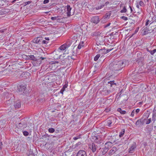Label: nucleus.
Here are the masks:
<instances>
[{
	"mask_svg": "<svg viewBox=\"0 0 156 156\" xmlns=\"http://www.w3.org/2000/svg\"><path fill=\"white\" fill-rule=\"evenodd\" d=\"M22 132L24 136H27L29 135V133L31 132V130L30 129L27 128L22 131Z\"/></svg>",
	"mask_w": 156,
	"mask_h": 156,
	"instance_id": "nucleus-11",
	"label": "nucleus"
},
{
	"mask_svg": "<svg viewBox=\"0 0 156 156\" xmlns=\"http://www.w3.org/2000/svg\"><path fill=\"white\" fill-rule=\"evenodd\" d=\"M81 136V135H79L78 136H76L74 137L73 138V139L74 140H76L80 138Z\"/></svg>",
	"mask_w": 156,
	"mask_h": 156,
	"instance_id": "nucleus-43",
	"label": "nucleus"
},
{
	"mask_svg": "<svg viewBox=\"0 0 156 156\" xmlns=\"http://www.w3.org/2000/svg\"><path fill=\"white\" fill-rule=\"evenodd\" d=\"M100 34V32L98 31H95L92 34V36H97Z\"/></svg>",
	"mask_w": 156,
	"mask_h": 156,
	"instance_id": "nucleus-35",
	"label": "nucleus"
},
{
	"mask_svg": "<svg viewBox=\"0 0 156 156\" xmlns=\"http://www.w3.org/2000/svg\"><path fill=\"white\" fill-rule=\"evenodd\" d=\"M115 65L114 66L115 70H119L121 69L124 66V62L122 60L115 61Z\"/></svg>",
	"mask_w": 156,
	"mask_h": 156,
	"instance_id": "nucleus-1",
	"label": "nucleus"
},
{
	"mask_svg": "<svg viewBox=\"0 0 156 156\" xmlns=\"http://www.w3.org/2000/svg\"><path fill=\"white\" fill-rule=\"evenodd\" d=\"M107 3V2H105V4H106L105 5V4H102L101 5H100V6H99L96 7V9L97 10H99V9H101L103 7H104L105 5H106V4Z\"/></svg>",
	"mask_w": 156,
	"mask_h": 156,
	"instance_id": "nucleus-32",
	"label": "nucleus"
},
{
	"mask_svg": "<svg viewBox=\"0 0 156 156\" xmlns=\"http://www.w3.org/2000/svg\"><path fill=\"white\" fill-rule=\"evenodd\" d=\"M107 144V142L105 143V145ZM102 154L103 155L105 154L107 152V148H106V146H105V148H103L102 149Z\"/></svg>",
	"mask_w": 156,
	"mask_h": 156,
	"instance_id": "nucleus-21",
	"label": "nucleus"
},
{
	"mask_svg": "<svg viewBox=\"0 0 156 156\" xmlns=\"http://www.w3.org/2000/svg\"><path fill=\"white\" fill-rule=\"evenodd\" d=\"M2 142L0 141V150H1V149L2 148Z\"/></svg>",
	"mask_w": 156,
	"mask_h": 156,
	"instance_id": "nucleus-57",
	"label": "nucleus"
},
{
	"mask_svg": "<svg viewBox=\"0 0 156 156\" xmlns=\"http://www.w3.org/2000/svg\"><path fill=\"white\" fill-rule=\"evenodd\" d=\"M116 151V148L115 147H114L109 151V154L111 155L112 154H114Z\"/></svg>",
	"mask_w": 156,
	"mask_h": 156,
	"instance_id": "nucleus-20",
	"label": "nucleus"
},
{
	"mask_svg": "<svg viewBox=\"0 0 156 156\" xmlns=\"http://www.w3.org/2000/svg\"><path fill=\"white\" fill-rule=\"evenodd\" d=\"M135 114V110H133L131 112V113L130 115V116L132 117H133L134 116Z\"/></svg>",
	"mask_w": 156,
	"mask_h": 156,
	"instance_id": "nucleus-44",
	"label": "nucleus"
},
{
	"mask_svg": "<svg viewBox=\"0 0 156 156\" xmlns=\"http://www.w3.org/2000/svg\"><path fill=\"white\" fill-rule=\"evenodd\" d=\"M145 118L144 119L143 118H142L140 120H137L135 123L136 125V126H140L141 125H143L144 123V120H145Z\"/></svg>",
	"mask_w": 156,
	"mask_h": 156,
	"instance_id": "nucleus-13",
	"label": "nucleus"
},
{
	"mask_svg": "<svg viewBox=\"0 0 156 156\" xmlns=\"http://www.w3.org/2000/svg\"><path fill=\"white\" fill-rule=\"evenodd\" d=\"M58 17V16H55V17H52L51 18V19L52 20L54 21L55 20H59V19H58L57 18Z\"/></svg>",
	"mask_w": 156,
	"mask_h": 156,
	"instance_id": "nucleus-46",
	"label": "nucleus"
},
{
	"mask_svg": "<svg viewBox=\"0 0 156 156\" xmlns=\"http://www.w3.org/2000/svg\"><path fill=\"white\" fill-rule=\"evenodd\" d=\"M14 106L16 109H17L20 108L21 107V103L20 102L16 103L15 105Z\"/></svg>",
	"mask_w": 156,
	"mask_h": 156,
	"instance_id": "nucleus-30",
	"label": "nucleus"
},
{
	"mask_svg": "<svg viewBox=\"0 0 156 156\" xmlns=\"http://www.w3.org/2000/svg\"><path fill=\"white\" fill-rule=\"evenodd\" d=\"M4 32V30H1V28H0V32L2 33Z\"/></svg>",
	"mask_w": 156,
	"mask_h": 156,
	"instance_id": "nucleus-61",
	"label": "nucleus"
},
{
	"mask_svg": "<svg viewBox=\"0 0 156 156\" xmlns=\"http://www.w3.org/2000/svg\"><path fill=\"white\" fill-rule=\"evenodd\" d=\"M136 144H133V145L131 146L130 148V151H131V152H132V151H133L136 148Z\"/></svg>",
	"mask_w": 156,
	"mask_h": 156,
	"instance_id": "nucleus-29",
	"label": "nucleus"
},
{
	"mask_svg": "<svg viewBox=\"0 0 156 156\" xmlns=\"http://www.w3.org/2000/svg\"><path fill=\"white\" fill-rule=\"evenodd\" d=\"M49 0H44L43 1V3L44 4H46L49 2Z\"/></svg>",
	"mask_w": 156,
	"mask_h": 156,
	"instance_id": "nucleus-52",
	"label": "nucleus"
},
{
	"mask_svg": "<svg viewBox=\"0 0 156 156\" xmlns=\"http://www.w3.org/2000/svg\"><path fill=\"white\" fill-rule=\"evenodd\" d=\"M27 57L28 59L34 61L36 60V58L34 55H28Z\"/></svg>",
	"mask_w": 156,
	"mask_h": 156,
	"instance_id": "nucleus-23",
	"label": "nucleus"
},
{
	"mask_svg": "<svg viewBox=\"0 0 156 156\" xmlns=\"http://www.w3.org/2000/svg\"><path fill=\"white\" fill-rule=\"evenodd\" d=\"M125 132V130L124 129H122L121 132H120L119 133V136L120 137L122 136L124 134Z\"/></svg>",
	"mask_w": 156,
	"mask_h": 156,
	"instance_id": "nucleus-36",
	"label": "nucleus"
},
{
	"mask_svg": "<svg viewBox=\"0 0 156 156\" xmlns=\"http://www.w3.org/2000/svg\"><path fill=\"white\" fill-rule=\"evenodd\" d=\"M45 58L41 57L39 58H37L36 60H35L34 61L36 62V64L34 63H33V65H36V64H40L41 62V61L42 60H44L45 59Z\"/></svg>",
	"mask_w": 156,
	"mask_h": 156,
	"instance_id": "nucleus-12",
	"label": "nucleus"
},
{
	"mask_svg": "<svg viewBox=\"0 0 156 156\" xmlns=\"http://www.w3.org/2000/svg\"><path fill=\"white\" fill-rule=\"evenodd\" d=\"M89 148L92 150L93 152H94L97 150V146L94 143H92L91 144H90Z\"/></svg>",
	"mask_w": 156,
	"mask_h": 156,
	"instance_id": "nucleus-9",
	"label": "nucleus"
},
{
	"mask_svg": "<svg viewBox=\"0 0 156 156\" xmlns=\"http://www.w3.org/2000/svg\"><path fill=\"white\" fill-rule=\"evenodd\" d=\"M43 38L42 37H36L32 40V42L34 43L41 44V41Z\"/></svg>",
	"mask_w": 156,
	"mask_h": 156,
	"instance_id": "nucleus-5",
	"label": "nucleus"
},
{
	"mask_svg": "<svg viewBox=\"0 0 156 156\" xmlns=\"http://www.w3.org/2000/svg\"><path fill=\"white\" fill-rule=\"evenodd\" d=\"M9 11V10L7 9H3L0 10V16L5 14L8 13Z\"/></svg>",
	"mask_w": 156,
	"mask_h": 156,
	"instance_id": "nucleus-14",
	"label": "nucleus"
},
{
	"mask_svg": "<svg viewBox=\"0 0 156 156\" xmlns=\"http://www.w3.org/2000/svg\"><path fill=\"white\" fill-rule=\"evenodd\" d=\"M91 22L94 23L95 24H97L99 21L100 20L98 16H95L92 17L91 19Z\"/></svg>",
	"mask_w": 156,
	"mask_h": 156,
	"instance_id": "nucleus-7",
	"label": "nucleus"
},
{
	"mask_svg": "<svg viewBox=\"0 0 156 156\" xmlns=\"http://www.w3.org/2000/svg\"><path fill=\"white\" fill-rule=\"evenodd\" d=\"M147 51L150 53L151 55H153L156 52V49H155L153 50H148Z\"/></svg>",
	"mask_w": 156,
	"mask_h": 156,
	"instance_id": "nucleus-37",
	"label": "nucleus"
},
{
	"mask_svg": "<svg viewBox=\"0 0 156 156\" xmlns=\"http://www.w3.org/2000/svg\"><path fill=\"white\" fill-rule=\"evenodd\" d=\"M136 7L139 9H140V6H139V5L138 4H137L136 5Z\"/></svg>",
	"mask_w": 156,
	"mask_h": 156,
	"instance_id": "nucleus-64",
	"label": "nucleus"
},
{
	"mask_svg": "<svg viewBox=\"0 0 156 156\" xmlns=\"http://www.w3.org/2000/svg\"><path fill=\"white\" fill-rule=\"evenodd\" d=\"M76 156H87L85 151L84 150H80L78 152Z\"/></svg>",
	"mask_w": 156,
	"mask_h": 156,
	"instance_id": "nucleus-10",
	"label": "nucleus"
},
{
	"mask_svg": "<svg viewBox=\"0 0 156 156\" xmlns=\"http://www.w3.org/2000/svg\"><path fill=\"white\" fill-rule=\"evenodd\" d=\"M115 81L114 80L112 81H108V84H110L108 85V86H110L111 87H115L116 85L115 83H114Z\"/></svg>",
	"mask_w": 156,
	"mask_h": 156,
	"instance_id": "nucleus-19",
	"label": "nucleus"
},
{
	"mask_svg": "<svg viewBox=\"0 0 156 156\" xmlns=\"http://www.w3.org/2000/svg\"><path fill=\"white\" fill-rule=\"evenodd\" d=\"M140 109L139 108H137L136 110H135V115H136L137 114L140 112Z\"/></svg>",
	"mask_w": 156,
	"mask_h": 156,
	"instance_id": "nucleus-48",
	"label": "nucleus"
},
{
	"mask_svg": "<svg viewBox=\"0 0 156 156\" xmlns=\"http://www.w3.org/2000/svg\"><path fill=\"white\" fill-rule=\"evenodd\" d=\"M28 156H35L33 151L32 150L30 149L29 151Z\"/></svg>",
	"mask_w": 156,
	"mask_h": 156,
	"instance_id": "nucleus-31",
	"label": "nucleus"
},
{
	"mask_svg": "<svg viewBox=\"0 0 156 156\" xmlns=\"http://www.w3.org/2000/svg\"><path fill=\"white\" fill-rule=\"evenodd\" d=\"M117 111L122 114H125L126 113V112L125 111L122 110L121 108H118Z\"/></svg>",
	"mask_w": 156,
	"mask_h": 156,
	"instance_id": "nucleus-28",
	"label": "nucleus"
},
{
	"mask_svg": "<svg viewBox=\"0 0 156 156\" xmlns=\"http://www.w3.org/2000/svg\"><path fill=\"white\" fill-rule=\"evenodd\" d=\"M121 18L123 19L124 20H127L128 19L127 17L124 16H122L121 17Z\"/></svg>",
	"mask_w": 156,
	"mask_h": 156,
	"instance_id": "nucleus-50",
	"label": "nucleus"
},
{
	"mask_svg": "<svg viewBox=\"0 0 156 156\" xmlns=\"http://www.w3.org/2000/svg\"><path fill=\"white\" fill-rule=\"evenodd\" d=\"M94 139V141L98 144H100L101 142H100V141L101 140V138L99 136H94L93 138Z\"/></svg>",
	"mask_w": 156,
	"mask_h": 156,
	"instance_id": "nucleus-15",
	"label": "nucleus"
},
{
	"mask_svg": "<svg viewBox=\"0 0 156 156\" xmlns=\"http://www.w3.org/2000/svg\"><path fill=\"white\" fill-rule=\"evenodd\" d=\"M48 43V41H47L46 40H43V39H42V40H41V44H47Z\"/></svg>",
	"mask_w": 156,
	"mask_h": 156,
	"instance_id": "nucleus-42",
	"label": "nucleus"
},
{
	"mask_svg": "<svg viewBox=\"0 0 156 156\" xmlns=\"http://www.w3.org/2000/svg\"><path fill=\"white\" fill-rule=\"evenodd\" d=\"M99 52H102L103 54H106L107 53V49H101L99 50Z\"/></svg>",
	"mask_w": 156,
	"mask_h": 156,
	"instance_id": "nucleus-39",
	"label": "nucleus"
},
{
	"mask_svg": "<svg viewBox=\"0 0 156 156\" xmlns=\"http://www.w3.org/2000/svg\"><path fill=\"white\" fill-rule=\"evenodd\" d=\"M84 41H81L77 47V48H78L79 49H80L84 46Z\"/></svg>",
	"mask_w": 156,
	"mask_h": 156,
	"instance_id": "nucleus-22",
	"label": "nucleus"
},
{
	"mask_svg": "<svg viewBox=\"0 0 156 156\" xmlns=\"http://www.w3.org/2000/svg\"><path fill=\"white\" fill-rule=\"evenodd\" d=\"M151 32L150 30L147 28H145L142 31V34L143 35H145Z\"/></svg>",
	"mask_w": 156,
	"mask_h": 156,
	"instance_id": "nucleus-16",
	"label": "nucleus"
},
{
	"mask_svg": "<svg viewBox=\"0 0 156 156\" xmlns=\"http://www.w3.org/2000/svg\"><path fill=\"white\" fill-rule=\"evenodd\" d=\"M81 144V143L80 142H79L75 145V147H77L79 145H80Z\"/></svg>",
	"mask_w": 156,
	"mask_h": 156,
	"instance_id": "nucleus-55",
	"label": "nucleus"
},
{
	"mask_svg": "<svg viewBox=\"0 0 156 156\" xmlns=\"http://www.w3.org/2000/svg\"><path fill=\"white\" fill-rule=\"evenodd\" d=\"M152 18H149V19L147 20V21L146 23V26H147L148 24L150 25L153 22V21L151 20Z\"/></svg>",
	"mask_w": 156,
	"mask_h": 156,
	"instance_id": "nucleus-26",
	"label": "nucleus"
},
{
	"mask_svg": "<svg viewBox=\"0 0 156 156\" xmlns=\"http://www.w3.org/2000/svg\"><path fill=\"white\" fill-rule=\"evenodd\" d=\"M142 12V10L141 8H140V9L138 10V11L137 12V13H138L139 14H140Z\"/></svg>",
	"mask_w": 156,
	"mask_h": 156,
	"instance_id": "nucleus-58",
	"label": "nucleus"
},
{
	"mask_svg": "<svg viewBox=\"0 0 156 156\" xmlns=\"http://www.w3.org/2000/svg\"><path fill=\"white\" fill-rule=\"evenodd\" d=\"M67 84H65L62 87V88L65 89L66 88H67Z\"/></svg>",
	"mask_w": 156,
	"mask_h": 156,
	"instance_id": "nucleus-59",
	"label": "nucleus"
},
{
	"mask_svg": "<svg viewBox=\"0 0 156 156\" xmlns=\"http://www.w3.org/2000/svg\"><path fill=\"white\" fill-rule=\"evenodd\" d=\"M64 57L62 58H61V61L62 62V64H64L66 63V64H68L69 63V58H71V57L69 56H68L66 58H64Z\"/></svg>",
	"mask_w": 156,
	"mask_h": 156,
	"instance_id": "nucleus-6",
	"label": "nucleus"
},
{
	"mask_svg": "<svg viewBox=\"0 0 156 156\" xmlns=\"http://www.w3.org/2000/svg\"><path fill=\"white\" fill-rule=\"evenodd\" d=\"M53 58L55 59H57L58 58H60L61 56V55H59L58 54H57L56 52H53Z\"/></svg>",
	"mask_w": 156,
	"mask_h": 156,
	"instance_id": "nucleus-18",
	"label": "nucleus"
},
{
	"mask_svg": "<svg viewBox=\"0 0 156 156\" xmlns=\"http://www.w3.org/2000/svg\"><path fill=\"white\" fill-rule=\"evenodd\" d=\"M48 131L49 133H52L55 132V130L53 128H50L48 129Z\"/></svg>",
	"mask_w": 156,
	"mask_h": 156,
	"instance_id": "nucleus-40",
	"label": "nucleus"
},
{
	"mask_svg": "<svg viewBox=\"0 0 156 156\" xmlns=\"http://www.w3.org/2000/svg\"><path fill=\"white\" fill-rule=\"evenodd\" d=\"M139 5L143 7L144 6V4L142 1H140L139 2Z\"/></svg>",
	"mask_w": 156,
	"mask_h": 156,
	"instance_id": "nucleus-47",
	"label": "nucleus"
},
{
	"mask_svg": "<svg viewBox=\"0 0 156 156\" xmlns=\"http://www.w3.org/2000/svg\"><path fill=\"white\" fill-rule=\"evenodd\" d=\"M76 39H77L76 37H73V38H72V40L74 42L75 41H76V42L77 41Z\"/></svg>",
	"mask_w": 156,
	"mask_h": 156,
	"instance_id": "nucleus-51",
	"label": "nucleus"
},
{
	"mask_svg": "<svg viewBox=\"0 0 156 156\" xmlns=\"http://www.w3.org/2000/svg\"><path fill=\"white\" fill-rule=\"evenodd\" d=\"M112 142H114L115 141H112V142H111V141H108V144H112Z\"/></svg>",
	"mask_w": 156,
	"mask_h": 156,
	"instance_id": "nucleus-63",
	"label": "nucleus"
},
{
	"mask_svg": "<svg viewBox=\"0 0 156 156\" xmlns=\"http://www.w3.org/2000/svg\"><path fill=\"white\" fill-rule=\"evenodd\" d=\"M67 48L66 47V46L64 44L61 45L58 48L61 51H64Z\"/></svg>",
	"mask_w": 156,
	"mask_h": 156,
	"instance_id": "nucleus-24",
	"label": "nucleus"
},
{
	"mask_svg": "<svg viewBox=\"0 0 156 156\" xmlns=\"http://www.w3.org/2000/svg\"><path fill=\"white\" fill-rule=\"evenodd\" d=\"M129 8L130 9V12L131 13L133 12L134 11L133 10V9L132 8V7L131 6H130L129 5Z\"/></svg>",
	"mask_w": 156,
	"mask_h": 156,
	"instance_id": "nucleus-53",
	"label": "nucleus"
},
{
	"mask_svg": "<svg viewBox=\"0 0 156 156\" xmlns=\"http://www.w3.org/2000/svg\"><path fill=\"white\" fill-rule=\"evenodd\" d=\"M112 123V121L110 120H108V126L109 127H111V124Z\"/></svg>",
	"mask_w": 156,
	"mask_h": 156,
	"instance_id": "nucleus-49",
	"label": "nucleus"
},
{
	"mask_svg": "<svg viewBox=\"0 0 156 156\" xmlns=\"http://www.w3.org/2000/svg\"><path fill=\"white\" fill-rule=\"evenodd\" d=\"M151 122V119L149 118L148 119L146 122V124H148L150 123Z\"/></svg>",
	"mask_w": 156,
	"mask_h": 156,
	"instance_id": "nucleus-45",
	"label": "nucleus"
},
{
	"mask_svg": "<svg viewBox=\"0 0 156 156\" xmlns=\"http://www.w3.org/2000/svg\"><path fill=\"white\" fill-rule=\"evenodd\" d=\"M115 61L113 62H111L109 65V68L112 70H114V66L115 65Z\"/></svg>",
	"mask_w": 156,
	"mask_h": 156,
	"instance_id": "nucleus-27",
	"label": "nucleus"
},
{
	"mask_svg": "<svg viewBox=\"0 0 156 156\" xmlns=\"http://www.w3.org/2000/svg\"><path fill=\"white\" fill-rule=\"evenodd\" d=\"M31 2H30V1H28V2H25V5H27L30 4L31 3Z\"/></svg>",
	"mask_w": 156,
	"mask_h": 156,
	"instance_id": "nucleus-54",
	"label": "nucleus"
},
{
	"mask_svg": "<svg viewBox=\"0 0 156 156\" xmlns=\"http://www.w3.org/2000/svg\"><path fill=\"white\" fill-rule=\"evenodd\" d=\"M26 89V86L25 84H21L18 87L17 90L19 92L25 93V91Z\"/></svg>",
	"mask_w": 156,
	"mask_h": 156,
	"instance_id": "nucleus-4",
	"label": "nucleus"
},
{
	"mask_svg": "<svg viewBox=\"0 0 156 156\" xmlns=\"http://www.w3.org/2000/svg\"><path fill=\"white\" fill-rule=\"evenodd\" d=\"M65 90V89H63V88H62V89L60 90V93L62 94H63V92Z\"/></svg>",
	"mask_w": 156,
	"mask_h": 156,
	"instance_id": "nucleus-56",
	"label": "nucleus"
},
{
	"mask_svg": "<svg viewBox=\"0 0 156 156\" xmlns=\"http://www.w3.org/2000/svg\"><path fill=\"white\" fill-rule=\"evenodd\" d=\"M107 3V2H105V4H106L105 5V4H102L101 5H100V6H99L96 7V9L97 10H99V9H101L103 7H104L105 5H106V4Z\"/></svg>",
	"mask_w": 156,
	"mask_h": 156,
	"instance_id": "nucleus-33",
	"label": "nucleus"
},
{
	"mask_svg": "<svg viewBox=\"0 0 156 156\" xmlns=\"http://www.w3.org/2000/svg\"><path fill=\"white\" fill-rule=\"evenodd\" d=\"M72 40H68L66 43L65 44L67 48L70 46L72 44Z\"/></svg>",
	"mask_w": 156,
	"mask_h": 156,
	"instance_id": "nucleus-25",
	"label": "nucleus"
},
{
	"mask_svg": "<svg viewBox=\"0 0 156 156\" xmlns=\"http://www.w3.org/2000/svg\"><path fill=\"white\" fill-rule=\"evenodd\" d=\"M65 9L66 10L65 12H66L67 15L68 16H70L71 15H73L74 14L75 11L74 9L72 10V8L70 7V5H67L65 7Z\"/></svg>",
	"mask_w": 156,
	"mask_h": 156,
	"instance_id": "nucleus-3",
	"label": "nucleus"
},
{
	"mask_svg": "<svg viewBox=\"0 0 156 156\" xmlns=\"http://www.w3.org/2000/svg\"><path fill=\"white\" fill-rule=\"evenodd\" d=\"M47 41H48V42H49V41L50 40V39H49V37H45L44 38Z\"/></svg>",
	"mask_w": 156,
	"mask_h": 156,
	"instance_id": "nucleus-60",
	"label": "nucleus"
},
{
	"mask_svg": "<svg viewBox=\"0 0 156 156\" xmlns=\"http://www.w3.org/2000/svg\"><path fill=\"white\" fill-rule=\"evenodd\" d=\"M107 3V2H105V4H106L105 5V4H102L101 5H100V6H99L96 7V9L97 10H99V9H101L103 7H104L105 5H106V4Z\"/></svg>",
	"mask_w": 156,
	"mask_h": 156,
	"instance_id": "nucleus-34",
	"label": "nucleus"
},
{
	"mask_svg": "<svg viewBox=\"0 0 156 156\" xmlns=\"http://www.w3.org/2000/svg\"><path fill=\"white\" fill-rule=\"evenodd\" d=\"M17 127L19 130L21 131L29 127L27 126V122L24 120H21L17 125Z\"/></svg>",
	"mask_w": 156,
	"mask_h": 156,
	"instance_id": "nucleus-2",
	"label": "nucleus"
},
{
	"mask_svg": "<svg viewBox=\"0 0 156 156\" xmlns=\"http://www.w3.org/2000/svg\"><path fill=\"white\" fill-rule=\"evenodd\" d=\"M107 13H106L105 16H104L101 19V22L103 23L107 22Z\"/></svg>",
	"mask_w": 156,
	"mask_h": 156,
	"instance_id": "nucleus-17",
	"label": "nucleus"
},
{
	"mask_svg": "<svg viewBox=\"0 0 156 156\" xmlns=\"http://www.w3.org/2000/svg\"><path fill=\"white\" fill-rule=\"evenodd\" d=\"M19 0H13L12 2L13 3H14L16 1H18Z\"/></svg>",
	"mask_w": 156,
	"mask_h": 156,
	"instance_id": "nucleus-62",
	"label": "nucleus"
},
{
	"mask_svg": "<svg viewBox=\"0 0 156 156\" xmlns=\"http://www.w3.org/2000/svg\"><path fill=\"white\" fill-rule=\"evenodd\" d=\"M101 56L100 54H97L94 58V61H97L99 58Z\"/></svg>",
	"mask_w": 156,
	"mask_h": 156,
	"instance_id": "nucleus-38",
	"label": "nucleus"
},
{
	"mask_svg": "<svg viewBox=\"0 0 156 156\" xmlns=\"http://www.w3.org/2000/svg\"><path fill=\"white\" fill-rule=\"evenodd\" d=\"M126 11L127 9L126 7H124L123 9L121 10L120 12L121 13H125L126 12Z\"/></svg>",
	"mask_w": 156,
	"mask_h": 156,
	"instance_id": "nucleus-41",
	"label": "nucleus"
},
{
	"mask_svg": "<svg viewBox=\"0 0 156 156\" xmlns=\"http://www.w3.org/2000/svg\"><path fill=\"white\" fill-rule=\"evenodd\" d=\"M152 120L154 122L156 120V105L154 107L152 111Z\"/></svg>",
	"mask_w": 156,
	"mask_h": 156,
	"instance_id": "nucleus-8",
	"label": "nucleus"
}]
</instances>
